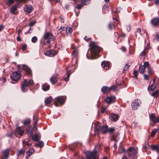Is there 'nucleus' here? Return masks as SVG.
Masks as SVG:
<instances>
[{"mask_svg": "<svg viewBox=\"0 0 159 159\" xmlns=\"http://www.w3.org/2000/svg\"><path fill=\"white\" fill-rule=\"evenodd\" d=\"M89 46V49L91 51L90 54L92 59L97 58L99 57V52L101 51V48L98 47L96 42H91Z\"/></svg>", "mask_w": 159, "mask_h": 159, "instance_id": "obj_1", "label": "nucleus"}, {"mask_svg": "<svg viewBox=\"0 0 159 159\" xmlns=\"http://www.w3.org/2000/svg\"><path fill=\"white\" fill-rule=\"evenodd\" d=\"M34 85V80L30 79L29 81L26 79H24L21 82L20 88L23 92H26L28 90V87H31Z\"/></svg>", "mask_w": 159, "mask_h": 159, "instance_id": "obj_2", "label": "nucleus"}, {"mask_svg": "<svg viewBox=\"0 0 159 159\" xmlns=\"http://www.w3.org/2000/svg\"><path fill=\"white\" fill-rule=\"evenodd\" d=\"M27 0H8L7 5L10 6L15 1H18L13 7H12L10 10H16L17 9L20 8L21 6V3H24Z\"/></svg>", "mask_w": 159, "mask_h": 159, "instance_id": "obj_3", "label": "nucleus"}, {"mask_svg": "<svg viewBox=\"0 0 159 159\" xmlns=\"http://www.w3.org/2000/svg\"><path fill=\"white\" fill-rule=\"evenodd\" d=\"M148 68V72L149 74H151L153 73V72L149 66V65L148 62H145L143 63V65H140L139 69V71L141 74L144 73L146 68Z\"/></svg>", "mask_w": 159, "mask_h": 159, "instance_id": "obj_4", "label": "nucleus"}, {"mask_svg": "<svg viewBox=\"0 0 159 159\" xmlns=\"http://www.w3.org/2000/svg\"><path fill=\"white\" fill-rule=\"evenodd\" d=\"M21 76V73L20 71H15L10 75V77L12 80L16 82L20 79Z\"/></svg>", "mask_w": 159, "mask_h": 159, "instance_id": "obj_5", "label": "nucleus"}, {"mask_svg": "<svg viewBox=\"0 0 159 159\" xmlns=\"http://www.w3.org/2000/svg\"><path fill=\"white\" fill-rule=\"evenodd\" d=\"M44 40H47V43H49L50 41L53 40L55 39V37L50 32H46L43 35Z\"/></svg>", "mask_w": 159, "mask_h": 159, "instance_id": "obj_6", "label": "nucleus"}, {"mask_svg": "<svg viewBox=\"0 0 159 159\" xmlns=\"http://www.w3.org/2000/svg\"><path fill=\"white\" fill-rule=\"evenodd\" d=\"M138 150L137 148H130L127 151V152L129 154V156L132 157H135Z\"/></svg>", "mask_w": 159, "mask_h": 159, "instance_id": "obj_7", "label": "nucleus"}, {"mask_svg": "<svg viewBox=\"0 0 159 159\" xmlns=\"http://www.w3.org/2000/svg\"><path fill=\"white\" fill-rule=\"evenodd\" d=\"M66 98V97L65 96H58L55 98V101L62 105L65 103Z\"/></svg>", "mask_w": 159, "mask_h": 159, "instance_id": "obj_8", "label": "nucleus"}, {"mask_svg": "<svg viewBox=\"0 0 159 159\" xmlns=\"http://www.w3.org/2000/svg\"><path fill=\"white\" fill-rule=\"evenodd\" d=\"M149 118L154 124L159 122V116L157 117H156L154 114L152 113L149 115Z\"/></svg>", "mask_w": 159, "mask_h": 159, "instance_id": "obj_9", "label": "nucleus"}, {"mask_svg": "<svg viewBox=\"0 0 159 159\" xmlns=\"http://www.w3.org/2000/svg\"><path fill=\"white\" fill-rule=\"evenodd\" d=\"M57 54V52L54 50H51L47 51L45 53V55L47 56L50 57L54 56Z\"/></svg>", "mask_w": 159, "mask_h": 159, "instance_id": "obj_10", "label": "nucleus"}, {"mask_svg": "<svg viewBox=\"0 0 159 159\" xmlns=\"http://www.w3.org/2000/svg\"><path fill=\"white\" fill-rule=\"evenodd\" d=\"M115 98L114 96H110L107 97L104 99V101L107 103L111 104L114 102L115 101Z\"/></svg>", "mask_w": 159, "mask_h": 159, "instance_id": "obj_11", "label": "nucleus"}, {"mask_svg": "<svg viewBox=\"0 0 159 159\" xmlns=\"http://www.w3.org/2000/svg\"><path fill=\"white\" fill-rule=\"evenodd\" d=\"M139 105V103L138 102V99L134 100L131 104L132 108L134 110H136Z\"/></svg>", "mask_w": 159, "mask_h": 159, "instance_id": "obj_12", "label": "nucleus"}, {"mask_svg": "<svg viewBox=\"0 0 159 159\" xmlns=\"http://www.w3.org/2000/svg\"><path fill=\"white\" fill-rule=\"evenodd\" d=\"M101 66L103 69L105 70H107L110 67L109 63L108 61H103L101 63Z\"/></svg>", "mask_w": 159, "mask_h": 159, "instance_id": "obj_13", "label": "nucleus"}, {"mask_svg": "<svg viewBox=\"0 0 159 159\" xmlns=\"http://www.w3.org/2000/svg\"><path fill=\"white\" fill-rule=\"evenodd\" d=\"M22 69L25 70L26 74L29 75H30L31 74L32 72L30 69L25 65H23L22 67Z\"/></svg>", "mask_w": 159, "mask_h": 159, "instance_id": "obj_14", "label": "nucleus"}, {"mask_svg": "<svg viewBox=\"0 0 159 159\" xmlns=\"http://www.w3.org/2000/svg\"><path fill=\"white\" fill-rule=\"evenodd\" d=\"M109 118L111 121H115L118 119V117L117 115L112 114L109 115Z\"/></svg>", "mask_w": 159, "mask_h": 159, "instance_id": "obj_15", "label": "nucleus"}, {"mask_svg": "<svg viewBox=\"0 0 159 159\" xmlns=\"http://www.w3.org/2000/svg\"><path fill=\"white\" fill-rule=\"evenodd\" d=\"M151 23L153 26H157L159 24V19L158 18H154L151 20Z\"/></svg>", "mask_w": 159, "mask_h": 159, "instance_id": "obj_16", "label": "nucleus"}, {"mask_svg": "<svg viewBox=\"0 0 159 159\" xmlns=\"http://www.w3.org/2000/svg\"><path fill=\"white\" fill-rule=\"evenodd\" d=\"M58 75H56L55 76H53L50 79V81L52 84H55L57 81V78Z\"/></svg>", "mask_w": 159, "mask_h": 159, "instance_id": "obj_17", "label": "nucleus"}, {"mask_svg": "<svg viewBox=\"0 0 159 159\" xmlns=\"http://www.w3.org/2000/svg\"><path fill=\"white\" fill-rule=\"evenodd\" d=\"M156 79H154L153 81V84L149 86L148 88V90L149 91H153L156 87V85L154 84Z\"/></svg>", "mask_w": 159, "mask_h": 159, "instance_id": "obj_18", "label": "nucleus"}, {"mask_svg": "<svg viewBox=\"0 0 159 159\" xmlns=\"http://www.w3.org/2000/svg\"><path fill=\"white\" fill-rule=\"evenodd\" d=\"M40 137V135L36 134L32 136V139L34 141H38Z\"/></svg>", "mask_w": 159, "mask_h": 159, "instance_id": "obj_19", "label": "nucleus"}, {"mask_svg": "<svg viewBox=\"0 0 159 159\" xmlns=\"http://www.w3.org/2000/svg\"><path fill=\"white\" fill-rule=\"evenodd\" d=\"M34 152V150L33 148L30 149L26 153V158L27 159L29 158Z\"/></svg>", "mask_w": 159, "mask_h": 159, "instance_id": "obj_20", "label": "nucleus"}, {"mask_svg": "<svg viewBox=\"0 0 159 159\" xmlns=\"http://www.w3.org/2000/svg\"><path fill=\"white\" fill-rule=\"evenodd\" d=\"M102 134H105L108 131V127L107 126H102L100 130Z\"/></svg>", "mask_w": 159, "mask_h": 159, "instance_id": "obj_21", "label": "nucleus"}, {"mask_svg": "<svg viewBox=\"0 0 159 159\" xmlns=\"http://www.w3.org/2000/svg\"><path fill=\"white\" fill-rule=\"evenodd\" d=\"M151 148L153 150H156L157 152H159V144L157 145H152Z\"/></svg>", "mask_w": 159, "mask_h": 159, "instance_id": "obj_22", "label": "nucleus"}, {"mask_svg": "<svg viewBox=\"0 0 159 159\" xmlns=\"http://www.w3.org/2000/svg\"><path fill=\"white\" fill-rule=\"evenodd\" d=\"M16 132L19 134L20 136H22L24 132V130L21 129L20 127H17L16 129Z\"/></svg>", "mask_w": 159, "mask_h": 159, "instance_id": "obj_23", "label": "nucleus"}, {"mask_svg": "<svg viewBox=\"0 0 159 159\" xmlns=\"http://www.w3.org/2000/svg\"><path fill=\"white\" fill-rule=\"evenodd\" d=\"M101 90L103 93H107L110 91V88L106 86L103 87L102 88Z\"/></svg>", "mask_w": 159, "mask_h": 159, "instance_id": "obj_24", "label": "nucleus"}, {"mask_svg": "<svg viewBox=\"0 0 159 159\" xmlns=\"http://www.w3.org/2000/svg\"><path fill=\"white\" fill-rule=\"evenodd\" d=\"M65 30H66V32L67 35L70 36L72 33V29L70 27H66Z\"/></svg>", "mask_w": 159, "mask_h": 159, "instance_id": "obj_25", "label": "nucleus"}, {"mask_svg": "<svg viewBox=\"0 0 159 159\" xmlns=\"http://www.w3.org/2000/svg\"><path fill=\"white\" fill-rule=\"evenodd\" d=\"M50 89V86L47 84H44L42 86V89L44 91H47Z\"/></svg>", "mask_w": 159, "mask_h": 159, "instance_id": "obj_26", "label": "nucleus"}, {"mask_svg": "<svg viewBox=\"0 0 159 159\" xmlns=\"http://www.w3.org/2000/svg\"><path fill=\"white\" fill-rule=\"evenodd\" d=\"M52 100L53 99L51 97H49L45 101L46 105H48L50 104L52 101Z\"/></svg>", "mask_w": 159, "mask_h": 159, "instance_id": "obj_27", "label": "nucleus"}, {"mask_svg": "<svg viewBox=\"0 0 159 159\" xmlns=\"http://www.w3.org/2000/svg\"><path fill=\"white\" fill-rule=\"evenodd\" d=\"M44 143L42 141H40L35 144L36 146L39 147H43L44 146Z\"/></svg>", "mask_w": 159, "mask_h": 159, "instance_id": "obj_28", "label": "nucleus"}, {"mask_svg": "<svg viewBox=\"0 0 159 159\" xmlns=\"http://www.w3.org/2000/svg\"><path fill=\"white\" fill-rule=\"evenodd\" d=\"M23 144L26 145L29 147H30L32 145L31 141L30 140H29L27 142L23 141Z\"/></svg>", "mask_w": 159, "mask_h": 159, "instance_id": "obj_29", "label": "nucleus"}, {"mask_svg": "<svg viewBox=\"0 0 159 159\" xmlns=\"http://www.w3.org/2000/svg\"><path fill=\"white\" fill-rule=\"evenodd\" d=\"M159 93V89L156 90L152 93L151 95L154 98H157V95Z\"/></svg>", "mask_w": 159, "mask_h": 159, "instance_id": "obj_30", "label": "nucleus"}, {"mask_svg": "<svg viewBox=\"0 0 159 159\" xmlns=\"http://www.w3.org/2000/svg\"><path fill=\"white\" fill-rule=\"evenodd\" d=\"M157 130H159V128L157 129H154L152 130L151 133V136L152 137H153L155 136Z\"/></svg>", "mask_w": 159, "mask_h": 159, "instance_id": "obj_31", "label": "nucleus"}, {"mask_svg": "<svg viewBox=\"0 0 159 159\" xmlns=\"http://www.w3.org/2000/svg\"><path fill=\"white\" fill-rule=\"evenodd\" d=\"M9 151V149H7L3 151L2 152L4 156L6 157L7 158L8 157Z\"/></svg>", "mask_w": 159, "mask_h": 159, "instance_id": "obj_32", "label": "nucleus"}, {"mask_svg": "<svg viewBox=\"0 0 159 159\" xmlns=\"http://www.w3.org/2000/svg\"><path fill=\"white\" fill-rule=\"evenodd\" d=\"M32 7L30 5H26L24 7V10H32Z\"/></svg>", "mask_w": 159, "mask_h": 159, "instance_id": "obj_33", "label": "nucleus"}, {"mask_svg": "<svg viewBox=\"0 0 159 159\" xmlns=\"http://www.w3.org/2000/svg\"><path fill=\"white\" fill-rule=\"evenodd\" d=\"M81 2L84 5H86L90 3V0H82Z\"/></svg>", "mask_w": 159, "mask_h": 159, "instance_id": "obj_34", "label": "nucleus"}, {"mask_svg": "<svg viewBox=\"0 0 159 159\" xmlns=\"http://www.w3.org/2000/svg\"><path fill=\"white\" fill-rule=\"evenodd\" d=\"M30 123V119L25 120L23 124L25 125H28Z\"/></svg>", "mask_w": 159, "mask_h": 159, "instance_id": "obj_35", "label": "nucleus"}, {"mask_svg": "<svg viewBox=\"0 0 159 159\" xmlns=\"http://www.w3.org/2000/svg\"><path fill=\"white\" fill-rule=\"evenodd\" d=\"M115 129L114 127H111L108 130V131L109 133L111 134H112L113 133V132L115 131Z\"/></svg>", "mask_w": 159, "mask_h": 159, "instance_id": "obj_36", "label": "nucleus"}, {"mask_svg": "<svg viewBox=\"0 0 159 159\" xmlns=\"http://www.w3.org/2000/svg\"><path fill=\"white\" fill-rule=\"evenodd\" d=\"M100 127L98 125H96L94 127V130L97 132H98L99 130Z\"/></svg>", "mask_w": 159, "mask_h": 159, "instance_id": "obj_37", "label": "nucleus"}, {"mask_svg": "<svg viewBox=\"0 0 159 159\" xmlns=\"http://www.w3.org/2000/svg\"><path fill=\"white\" fill-rule=\"evenodd\" d=\"M66 27H61L60 29H59L57 31V33H61L62 31L64 30H65Z\"/></svg>", "mask_w": 159, "mask_h": 159, "instance_id": "obj_38", "label": "nucleus"}, {"mask_svg": "<svg viewBox=\"0 0 159 159\" xmlns=\"http://www.w3.org/2000/svg\"><path fill=\"white\" fill-rule=\"evenodd\" d=\"M25 150L23 149H22L19 151L18 154L19 155H23L25 152Z\"/></svg>", "mask_w": 159, "mask_h": 159, "instance_id": "obj_39", "label": "nucleus"}, {"mask_svg": "<svg viewBox=\"0 0 159 159\" xmlns=\"http://www.w3.org/2000/svg\"><path fill=\"white\" fill-rule=\"evenodd\" d=\"M84 4L81 2V3L79 4L77 6V8L78 9H81L82 7L84 6Z\"/></svg>", "mask_w": 159, "mask_h": 159, "instance_id": "obj_40", "label": "nucleus"}, {"mask_svg": "<svg viewBox=\"0 0 159 159\" xmlns=\"http://www.w3.org/2000/svg\"><path fill=\"white\" fill-rule=\"evenodd\" d=\"M27 47V44L25 43H23L22 44V49L24 50L26 49Z\"/></svg>", "mask_w": 159, "mask_h": 159, "instance_id": "obj_41", "label": "nucleus"}, {"mask_svg": "<svg viewBox=\"0 0 159 159\" xmlns=\"http://www.w3.org/2000/svg\"><path fill=\"white\" fill-rule=\"evenodd\" d=\"M37 40V38L36 36L33 37L31 39L32 42L33 43H35Z\"/></svg>", "mask_w": 159, "mask_h": 159, "instance_id": "obj_42", "label": "nucleus"}, {"mask_svg": "<svg viewBox=\"0 0 159 159\" xmlns=\"http://www.w3.org/2000/svg\"><path fill=\"white\" fill-rule=\"evenodd\" d=\"M148 75H145L144 74L143 75V76L144 78V79L145 80H148V79L150 75V74H151V73L149 74L148 73Z\"/></svg>", "mask_w": 159, "mask_h": 159, "instance_id": "obj_43", "label": "nucleus"}, {"mask_svg": "<svg viewBox=\"0 0 159 159\" xmlns=\"http://www.w3.org/2000/svg\"><path fill=\"white\" fill-rule=\"evenodd\" d=\"M119 151L120 153H121L124 151L123 148L122 147H120L119 148Z\"/></svg>", "mask_w": 159, "mask_h": 159, "instance_id": "obj_44", "label": "nucleus"}, {"mask_svg": "<svg viewBox=\"0 0 159 159\" xmlns=\"http://www.w3.org/2000/svg\"><path fill=\"white\" fill-rule=\"evenodd\" d=\"M134 76L135 78H137L138 76V72L136 70H134L133 72Z\"/></svg>", "mask_w": 159, "mask_h": 159, "instance_id": "obj_45", "label": "nucleus"}, {"mask_svg": "<svg viewBox=\"0 0 159 159\" xmlns=\"http://www.w3.org/2000/svg\"><path fill=\"white\" fill-rule=\"evenodd\" d=\"M110 88V90H112L113 91L116 90V87L115 85H114L112 86Z\"/></svg>", "mask_w": 159, "mask_h": 159, "instance_id": "obj_46", "label": "nucleus"}, {"mask_svg": "<svg viewBox=\"0 0 159 159\" xmlns=\"http://www.w3.org/2000/svg\"><path fill=\"white\" fill-rule=\"evenodd\" d=\"M155 37L156 38V40L157 41L159 42V34L157 33Z\"/></svg>", "mask_w": 159, "mask_h": 159, "instance_id": "obj_47", "label": "nucleus"}, {"mask_svg": "<svg viewBox=\"0 0 159 159\" xmlns=\"http://www.w3.org/2000/svg\"><path fill=\"white\" fill-rule=\"evenodd\" d=\"M27 133L29 136H31L32 135L33 132L32 131H27Z\"/></svg>", "mask_w": 159, "mask_h": 159, "instance_id": "obj_48", "label": "nucleus"}, {"mask_svg": "<svg viewBox=\"0 0 159 159\" xmlns=\"http://www.w3.org/2000/svg\"><path fill=\"white\" fill-rule=\"evenodd\" d=\"M77 51L75 50H74L72 52V54L75 57H76L77 56Z\"/></svg>", "mask_w": 159, "mask_h": 159, "instance_id": "obj_49", "label": "nucleus"}, {"mask_svg": "<svg viewBox=\"0 0 159 159\" xmlns=\"http://www.w3.org/2000/svg\"><path fill=\"white\" fill-rule=\"evenodd\" d=\"M36 23V21H32L31 22H30V23L29 26H32L34 25Z\"/></svg>", "mask_w": 159, "mask_h": 159, "instance_id": "obj_50", "label": "nucleus"}, {"mask_svg": "<svg viewBox=\"0 0 159 159\" xmlns=\"http://www.w3.org/2000/svg\"><path fill=\"white\" fill-rule=\"evenodd\" d=\"M17 11H10V13L12 14H16L17 13Z\"/></svg>", "mask_w": 159, "mask_h": 159, "instance_id": "obj_51", "label": "nucleus"}, {"mask_svg": "<svg viewBox=\"0 0 159 159\" xmlns=\"http://www.w3.org/2000/svg\"><path fill=\"white\" fill-rule=\"evenodd\" d=\"M130 66V65H128V64H126L125 65L124 68H125V69H126V70H127L129 68Z\"/></svg>", "mask_w": 159, "mask_h": 159, "instance_id": "obj_52", "label": "nucleus"}, {"mask_svg": "<svg viewBox=\"0 0 159 159\" xmlns=\"http://www.w3.org/2000/svg\"><path fill=\"white\" fill-rule=\"evenodd\" d=\"M106 108L105 107H102L101 108V111L102 113H103L106 110Z\"/></svg>", "mask_w": 159, "mask_h": 159, "instance_id": "obj_53", "label": "nucleus"}, {"mask_svg": "<svg viewBox=\"0 0 159 159\" xmlns=\"http://www.w3.org/2000/svg\"><path fill=\"white\" fill-rule=\"evenodd\" d=\"M38 120H39L38 119H37L35 120L34 122V125H35V126L37 125Z\"/></svg>", "mask_w": 159, "mask_h": 159, "instance_id": "obj_54", "label": "nucleus"}, {"mask_svg": "<svg viewBox=\"0 0 159 159\" xmlns=\"http://www.w3.org/2000/svg\"><path fill=\"white\" fill-rule=\"evenodd\" d=\"M17 40L19 42H20L21 41V39L20 37V35H18V37H17Z\"/></svg>", "mask_w": 159, "mask_h": 159, "instance_id": "obj_55", "label": "nucleus"}, {"mask_svg": "<svg viewBox=\"0 0 159 159\" xmlns=\"http://www.w3.org/2000/svg\"><path fill=\"white\" fill-rule=\"evenodd\" d=\"M69 77L70 76H68V75H67L66 77L64 79V80L66 82L68 81L69 79Z\"/></svg>", "mask_w": 159, "mask_h": 159, "instance_id": "obj_56", "label": "nucleus"}, {"mask_svg": "<svg viewBox=\"0 0 159 159\" xmlns=\"http://www.w3.org/2000/svg\"><path fill=\"white\" fill-rule=\"evenodd\" d=\"M87 36H85L84 38V39L86 41H89L91 39V38H89L88 39H87Z\"/></svg>", "mask_w": 159, "mask_h": 159, "instance_id": "obj_57", "label": "nucleus"}, {"mask_svg": "<svg viewBox=\"0 0 159 159\" xmlns=\"http://www.w3.org/2000/svg\"><path fill=\"white\" fill-rule=\"evenodd\" d=\"M76 16H78L80 13L79 11H75Z\"/></svg>", "mask_w": 159, "mask_h": 159, "instance_id": "obj_58", "label": "nucleus"}, {"mask_svg": "<svg viewBox=\"0 0 159 159\" xmlns=\"http://www.w3.org/2000/svg\"><path fill=\"white\" fill-rule=\"evenodd\" d=\"M108 27L110 29H111L112 27V25L111 23H109L108 25Z\"/></svg>", "mask_w": 159, "mask_h": 159, "instance_id": "obj_59", "label": "nucleus"}, {"mask_svg": "<svg viewBox=\"0 0 159 159\" xmlns=\"http://www.w3.org/2000/svg\"><path fill=\"white\" fill-rule=\"evenodd\" d=\"M145 52L144 51H143L141 54V56L142 57V56H145Z\"/></svg>", "mask_w": 159, "mask_h": 159, "instance_id": "obj_60", "label": "nucleus"}, {"mask_svg": "<svg viewBox=\"0 0 159 159\" xmlns=\"http://www.w3.org/2000/svg\"><path fill=\"white\" fill-rule=\"evenodd\" d=\"M58 102H57L56 101H55V99H54V104L56 107H58L59 106Z\"/></svg>", "mask_w": 159, "mask_h": 159, "instance_id": "obj_61", "label": "nucleus"}, {"mask_svg": "<svg viewBox=\"0 0 159 159\" xmlns=\"http://www.w3.org/2000/svg\"><path fill=\"white\" fill-rule=\"evenodd\" d=\"M60 21L61 23L64 22V19L62 18L61 17H60Z\"/></svg>", "mask_w": 159, "mask_h": 159, "instance_id": "obj_62", "label": "nucleus"}, {"mask_svg": "<svg viewBox=\"0 0 159 159\" xmlns=\"http://www.w3.org/2000/svg\"><path fill=\"white\" fill-rule=\"evenodd\" d=\"M40 43L41 44H43V45L46 44V43H45V41H43L42 40L41 41Z\"/></svg>", "mask_w": 159, "mask_h": 159, "instance_id": "obj_63", "label": "nucleus"}, {"mask_svg": "<svg viewBox=\"0 0 159 159\" xmlns=\"http://www.w3.org/2000/svg\"><path fill=\"white\" fill-rule=\"evenodd\" d=\"M155 3L156 5H157L159 4V0H156L155 1Z\"/></svg>", "mask_w": 159, "mask_h": 159, "instance_id": "obj_64", "label": "nucleus"}]
</instances>
